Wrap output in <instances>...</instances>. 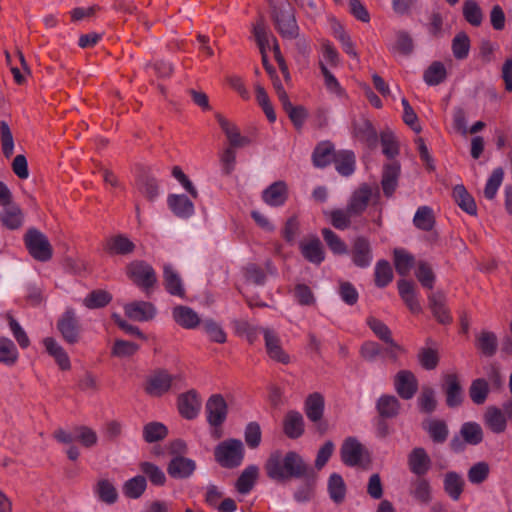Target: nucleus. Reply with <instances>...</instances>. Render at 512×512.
Returning <instances> with one entry per match:
<instances>
[{
	"label": "nucleus",
	"mask_w": 512,
	"mask_h": 512,
	"mask_svg": "<svg viewBox=\"0 0 512 512\" xmlns=\"http://www.w3.org/2000/svg\"><path fill=\"white\" fill-rule=\"evenodd\" d=\"M447 405L457 407L462 403L463 391L455 375H448L445 379Z\"/></svg>",
	"instance_id": "nucleus-30"
},
{
	"label": "nucleus",
	"mask_w": 512,
	"mask_h": 512,
	"mask_svg": "<svg viewBox=\"0 0 512 512\" xmlns=\"http://www.w3.org/2000/svg\"><path fill=\"white\" fill-rule=\"evenodd\" d=\"M334 163L339 174L349 176L355 170V155L350 150L339 151L335 155Z\"/></svg>",
	"instance_id": "nucleus-31"
},
{
	"label": "nucleus",
	"mask_w": 512,
	"mask_h": 512,
	"mask_svg": "<svg viewBox=\"0 0 512 512\" xmlns=\"http://www.w3.org/2000/svg\"><path fill=\"white\" fill-rule=\"evenodd\" d=\"M341 459L347 466L359 465L367 456V451L355 437H348L341 446Z\"/></svg>",
	"instance_id": "nucleus-8"
},
{
	"label": "nucleus",
	"mask_w": 512,
	"mask_h": 512,
	"mask_svg": "<svg viewBox=\"0 0 512 512\" xmlns=\"http://www.w3.org/2000/svg\"><path fill=\"white\" fill-rule=\"evenodd\" d=\"M274 88H275L278 98L283 106V109L289 115V118L291 119L292 123L297 128H301L306 117H307L306 109L302 106H293L292 105V103L290 102L289 97H288L286 91L284 90V87L280 81L274 82Z\"/></svg>",
	"instance_id": "nucleus-10"
},
{
	"label": "nucleus",
	"mask_w": 512,
	"mask_h": 512,
	"mask_svg": "<svg viewBox=\"0 0 512 512\" xmlns=\"http://www.w3.org/2000/svg\"><path fill=\"white\" fill-rule=\"evenodd\" d=\"M124 312L131 320L144 322L155 316L156 308L150 302L134 301L124 305Z\"/></svg>",
	"instance_id": "nucleus-13"
},
{
	"label": "nucleus",
	"mask_w": 512,
	"mask_h": 512,
	"mask_svg": "<svg viewBox=\"0 0 512 512\" xmlns=\"http://www.w3.org/2000/svg\"><path fill=\"white\" fill-rule=\"evenodd\" d=\"M196 464L192 459L185 457H174L168 465V473L173 478H187L195 471Z\"/></svg>",
	"instance_id": "nucleus-22"
},
{
	"label": "nucleus",
	"mask_w": 512,
	"mask_h": 512,
	"mask_svg": "<svg viewBox=\"0 0 512 512\" xmlns=\"http://www.w3.org/2000/svg\"><path fill=\"white\" fill-rule=\"evenodd\" d=\"M322 235L332 252L335 254L347 253L345 243L332 230L325 228L322 230Z\"/></svg>",
	"instance_id": "nucleus-63"
},
{
	"label": "nucleus",
	"mask_w": 512,
	"mask_h": 512,
	"mask_svg": "<svg viewBox=\"0 0 512 512\" xmlns=\"http://www.w3.org/2000/svg\"><path fill=\"white\" fill-rule=\"evenodd\" d=\"M408 465L413 474L423 476L430 470L431 459L423 448L416 447L408 455Z\"/></svg>",
	"instance_id": "nucleus-18"
},
{
	"label": "nucleus",
	"mask_w": 512,
	"mask_h": 512,
	"mask_svg": "<svg viewBox=\"0 0 512 512\" xmlns=\"http://www.w3.org/2000/svg\"><path fill=\"white\" fill-rule=\"evenodd\" d=\"M393 254L397 273L401 276L408 275L415 264L414 256L403 248L394 249Z\"/></svg>",
	"instance_id": "nucleus-29"
},
{
	"label": "nucleus",
	"mask_w": 512,
	"mask_h": 512,
	"mask_svg": "<svg viewBox=\"0 0 512 512\" xmlns=\"http://www.w3.org/2000/svg\"><path fill=\"white\" fill-rule=\"evenodd\" d=\"M133 249V242L123 235L112 237L107 242V250L111 254H128Z\"/></svg>",
	"instance_id": "nucleus-50"
},
{
	"label": "nucleus",
	"mask_w": 512,
	"mask_h": 512,
	"mask_svg": "<svg viewBox=\"0 0 512 512\" xmlns=\"http://www.w3.org/2000/svg\"><path fill=\"white\" fill-rule=\"evenodd\" d=\"M470 39L465 32H459L452 40V52L456 59L463 60L468 57Z\"/></svg>",
	"instance_id": "nucleus-49"
},
{
	"label": "nucleus",
	"mask_w": 512,
	"mask_h": 512,
	"mask_svg": "<svg viewBox=\"0 0 512 512\" xmlns=\"http://www.w3.org/2000/svg\"><path fill=\"white\" fill-rule=\"evenodd\" d=\"M400 174V165L391 163L384 167L382 176V188L386 196H391L395 191Z\"/></svg>",
	"instance_id": "nucleus-28"
},
{
	"label": "nucleus",
	"mask_w": 512,
	"mask_h": 512,
	"mask_svg": "<svg viewBox=\"0 0 512 512\" xmlns=\"http://www.w3.org/2000/svg\"><path fill=\"white\" fill-rule=\"evenodd\" d=\"M399 295L411 312L419 313L421 305L417 299L413 283L407 280H400L398 282Z\"/></svg>",
	"instance_id": "nucleus-25"
},
{
	"label": "nucleus",
	"mask_w": 512,
	"mask_h": 512,
	"mask_svg": "<svg viewBox=\"0 0 512 512\" xmlns=\"http://www.w3.org/2000/svg\"><path fill=\"white\" fill-rule=\"evenodd\" d=\"M335 155L336 153H334L332 144L330 142H322L314 150V165L317 167H325L334 160Z\"/></svg>",
	"instance_id": "nucleus-42"
},
{
	"label": "nucleus",
	"mask_w": 512,
	"mask_h": 512,
	"mask_svg": "<svg viewBox=\"0 0 512 512\" xmlns=\"http://www.w3.org/2000/svg\"><path fill=\"white\" fill-rule=\"evenodd\" d=\"M185 384V377L181 373L171 374L166 369H156L151 372L145 383V392L153 397H160L173 387Z\"/></svg>",
	"instance_id": "nucleus-3"
},
{
	"label": "nucleus",
	"mask_w": 512,
	"mask_h": 512,
	"mask_svg": "<svg viewBox=\"0 0 512 512\" xmlns=\"http://www.w3.org/2000/svg\"><path fill=\"white\" fill-rule=\"evenodd\" d=\"M217 121L225 133L231 147L238 148L243 147L248 143V139L246 137L241 136L238 128L228 121L226 118H224L221 115H217Z\"/></svg>",
	"instance_id": "nucleus-23"
},
{
	"label": "nucleus",
	"mask_w": 512,
	"mask_h": 512,
	"mask_svg": "<svg viewBox=\"0 0 512 512\" xmlns=\"http://www.w3.org/2000/svg\"><path fill=\"white\" fill-rule=\"evenodd\" d=\"M138 349L139 346L134 342L117 339L114 342L111 354L118 358H128L133 356Z\"/></svg>",
	"instance_id": "nucleus-55"
},
{
	"label": "nucleus",
	"mask_w": 512,
	"mask_h": 512,
	"mask_svg": "<svg viewBox=\"0 0 512 512\" xmlns=\"http://www.w3.org/2000/svg\"><path fill=\"white\" fill-rule=\"evenodd\" d=\"M413 224L423 231L432 230L435 224L433 209L426 205L418 207L413 217Z\"/></svg>",
	"instance_id": "nucleus-32"
},
{
	"label": "nucleus",
	"mask_w": 512,
	"mask_h": 512,
	"mask_svg": "<svg viewBox=\"0 0 512 512\" xmlns=\"http://www.w3.org/2000/svg\"><path fill=\"white\" fill-rule=\"evenodd\" d=\"M324 410V399L318 394H312L306 401V415L313 421L317 422L321 419Z\"/></svg>",
	"instance_id": "nucleus-45"
},
{
	"label": "nucleus",
	"mask_w": 512,
	"mask_h": 512,
	"mask_svg": "<svg viewBox=\"0 0 512 512\" xmlns=\"http://www.w3.org/2000/svg\"><path fill=\"white\" fill-rule=\"evenodd\" d=\"M268 3L272 21L279 35L284 39H296L300 28L291 5L287 0H268Z\"/></svg>",
	"instance_id": "nucleus-2"
},
{
	"label": "nucleus",
	"mask_w": 512,
	"mask_h": 512,
	"mask_svg": "<svg viewBox=\"0 0 512 512\" xmlns=\"http://www.w3.org/2000/svg\"><path fill=\"white\" fill-rule=\"evenodd\" d=\"M163 278L165 288L169 294L180 298L185 296L182 279L179 273L170 264L164 266Z\"/></svg>",
	"instance_id": "nucleus-20"
},
{
	"label": "nucleus",
	"mask_w": 512,
	"mask_h": 512,
	"mask_svg": "<svg viewBox=\"0 0 512 512\" xmlns=\"http://www.w3.org/2000/svg\"><path fill=\"white\" fill-rule=\"evenodd\" d=\"M262 332L268 356L274 361L287 364L290 358L288 354L285 353V351L282 349L280 345V339L276 333L269 328H263Z\"/></svg>",
	"instance_id": "nucleus-14"
},
{
	"label": "nucleus",
	"mask_w": 512,
	"mask_h": 512,
	"mask_svg": "<svg viewBox=\"0 0 512 512\" xmlns=\"http://www.w3.org/2000/svg\"><path fill=\"white\" fill-rule=\"evenodd\" d=\"M304 431L303 417L300 413L291 411L284 419V432L289 438H298Z\"/></svg>",
	"instance_id": "nucleus-36"
},
{
	"label": "nucleus",
	"mask_w": 512,
	"mask_h": 512,
	"mask_svg": "<svg viewBox=\"0 0 512 512\" xmlns=\"http://www.w3.org/2000/svg\"><path fill=\"white\" fill-rule=\"evenodd\" d=\"M460 434L464 441L470 445H477L483 439L481 426L476 422H466L462 425Z\"/></svg>",
	"instance_id": "nucleus-47"
},
{
	"label": "nucleus",
	"mask_w": 512,
	"mask_h": 512,
	"mask_svg": "<svg viewBox=\"0 0 512 512\" xmlns=\"http://www.w3.org/2000/svg\"><path fill=\"white\" fill-rule=\"evenodd\" d=\"M173 318L180 326L193 329L200 323L198 314L187 306H177L173 309Z\"/></svg>",
	"instance_id": "nucleus-24"
},
{
	"label": "nucleus",
	"mask_w": 512,
	"mask_h": 512,
	"mask_svg": "<svg viewBox=\"0 0 512 512\" xmlns=\"http://www.w3.org/2000/svg\"><path fill=\"white\" fill-rule=\"evenodd\" d=\"M447 76L444 64L440 61L433 62L424 72L423 80L429 86H436L442 83Z\"/></svg>",
	"instance_id": "nucleus-39"
},
{
	"label": "nucleus",
	"mask_w": 512,
	"mask_h": 512,
	"mask_svg": "<svg viewBox=\"0 0 512 512\" xmlns=\"http://www.w3.org/2000/svg\"><path fill=\"white\" fill-rule=\"evenodd\" d=\"M58 330L64 340L69 344H74L79 340V326L72 310L66 311L59 319L57 324Z\"/></svg>",
	"instance_id": "nucleus-16"
},
{
	"label": "nucleus",
	"mask_w": 512,
	"mask_h": 512,
	"mask_svg": "<svg viewBox=\"0 0 512 512\" xmlns=\"http://www.w3.org/2000/svg\"><path fill=\"white\" fill-rule=\"evenodd\" d=\"M254 38L257 42L260 52H265L270 48H273L275 57L279 64L282 66V70L286 68L281 57L280 48L275 36L270 32L269 28L264 23L263 19H259L252 28Z\"/></svg>",
	"instance_id": "nucleus-6"
},
{
	"label": "nucleus",
	"mask_w": 512,
	"mask_h": 512,
	"mask_svg": "<svg viewBox=\"0 0 512 512\" xmlns=\"http://www.w3.org/2000/svg\"><path fill=\"white\" fill-rule=\"evenodd\" d=\"M167 204L173 214L181 219H188L195 212L193 202L184 194H170Z\"/></svg>",
	"instance_id": "nucleus-17"
},
{
	"label": "nucleus",
	"mask_w": 512,
	"mask_h": 512,
	"mask_svg": "<svg viewBox=\"0 0 512 512\" xmlns=\"http://www.w3.org/2000/svg\"><path fill=\"white\" fill-rule=\"evenodd\" d=\"M140 470L148 477L152 484L157 486L164 485L166 481L165 473L157 465L150 462H142Z\"/></svg>",
	"instance_id": "nucleus-54"
},
{
	"label": "nucleus",
	"mask_w": 512,
	"mask_h": 512,
	"mask_svg": "<svg viewBox=\"0 0 512 512\" xmlns=\"http://www.w3.org/2000/svg\"><path fill=\"white\" fill-rule=\"evenodd\" d=\"M489 471H490V468L486 462H484V461L478 462V463L474 464L473 466H471V468L469 469L468 480L472 484H480L487 479V477L489 475Z\"/></svg>",
	"instance_id": "nucleus-61"
},
{
	"label": "nucleus",
	"mask_w": 512,
	"mask_h": 512,
	"mask_svg": "<svg viewBox=\"0 0 512 512\" xmlns=\"http://www.w3.org/2000/svg\"><path fill=\"white\" fill-rule=\"evenodd\" d=\"M425 429L434 442H443L448 436V429L443 421L431 419L426 422Z\"/></svg>",
	"instance_id": "nucleus-56"
},
{
	"label": "nucleus",
	"mask_w": 512,
	"mask_h": 512,
	"mask_svg": "<svg viewBox=\"0 0 512 512\" xmlns=\"http://www.w3.org/2000/svg\"><path fill=\"white\" fill-rule=\"evenodd\" d=\"M259 469L255 465L246 467L236 482V489L241 494H247L253 488L258 477Z\"/></svg>",
	"instance_id": "nucleus-35"
},
{
	"label": "nucleus",
	"mask_w": 512,
	"mask_h": 512,
	"mask_svg": "<svg viewBox=\"0 0 512 512\" xmlns=\"http://www.w3.org/2000/svg\"><path fill=\"white\" fill-rule=\"evenodd\" d=\"M430 308L439 322L446 324L451 320L450 314L446 308V298L441 292L432 293L429 296Z\"/></svg>",
	"instance_id": "nucleus-27"
},
{
	"label": "nucleus",
	"mask_w": 512,
	"mask_h": 512,
	"mask_svg": "<svg viewBox=\"0 0 512 512\" xmlns=\"http://www.w3.org/2000/svg\"><path fill=\"white\" fill-rule=\"evenodd\" d=\"M372 196V189L368 185H362L354 191L347 205L351 215H360L367 207Z\"/></svg>",
	"instance_id": "nucleus-21"
},
{
	"label": "nucleus",
	"mask_w": 512,
	"mask_h": 512,
	"mask_svg": "<svg viewBox=\"0 0 512 512\" xmlns=\"http://www.w3.org/2000/svg\"><path fill=\"white\" fill-rule=\"evenodd\" d=\"M228 407L220 394H214L206 402L207 421L211 426H220L227 417Z\"/></svg>",
	"instance_id": "nucleus-11"
},
{
	"label": "nucleus",
	"mask_w": 512,
	"mask_h": 512,
	"mask_svg": "<svg viewBox=\"0 0 512 512\" xmlns=\"http://www.w3.org/2000/svg\"><path fill=\"white\" fill-rule=\"evenodd\" d=\"M373 256L369 241L364 237H358L353 244L352 261L360 267L366 268L370 266Z\"/></svg>",
	"instance_id": "nucleus-19"
},
{
	"label": "nucleus",
	"mask_w": 512,
	"mask_h": 512,
	"mask_svg": "<svg viewBox=\"0 0 512 512\" xmlns=\"http://www.w3.org/2000/svg\"><path fill=\"white\" fill-rule=\"evenodd\" d=\"M503 170L501 168L495 169L491 176L488 178L485 189H484V195L487 199H493L499 187L501 186V183L503 181Z\"/></svg>",
	"instance_id": "nucleus-60"
},
{
	"label": "nucleus",
	"mask_w": 512,
	"mask_h": 512,
	"mask_svg": "<svg viewBox=\"0 0 512 512\" xmlns=\"http://www.w3.org/2000/svg\"><path fill=\"white\" fill-rule=\"evenodd\" d=\"M112 296L104 290H95L83 299V305L89 309H96L106 306Z\"/></svg>",
	"instance_id": "nucleus-51"
},
{
	"label": "nucleus",
	"mask_w": 512,
	"mask_h": 512,
	"mask_svg": "<svg viewBox=\"0 0 512 512\" xmlns=\"http://www.w3.org/2000/svg\"><path fill=\"white\" fill-rule=\"evenodd\" d=\"M305 259L313 264H320L324 260V251L318 238H313L300 244Z\"/></svg>",
	"instance_id": "nucleus-26"
},
{
	"label": "nucleus",
	"mask_w": 512,
	"mask_h": 512,
	"mask_svg": "<svg viewBox=\"0 0 512 512\" xmlns=\"http://www.w3.org/2000/svg\"><path fill=\"white\" fill-rule=\"evenodd\" d=\"M394 386L398 395L403 399H411L415 395L418 383L415 375L408 370L399 371L394 378Z\"/></svg>",
	"instance_id": "nucleus-12"
},
{
	"label": "nucleus",
	"mask_w": 512,
	"mask_h": 512,
	"mask_svg": "<svg viewBox=\"0 0 512 512\" xmlns=\"http://www.w3.org/2000/svg\"><path fill=\"white\" fill-rule=\"evenodd\" d=\"M203 328L209 339L216 343H224L226 341V333L221 325L213 320H205Z\"/></svg>",
	"instance_id": "nucleus-64"
},
{
	"label": "nucleus",
	"mask_w": 512,
	"mask_h": 512,
	"mask_svg": "<svg viewBox=\"0 0 512 512\" xmlns=\"http://www.w3.org/2000/svg\"><path fill=\"white\" fill-rule=\"evenodd\" d=\"M328 491L330 498L334 502L340 503L343 501L346 494V486L343 478L339 474L333 473L329 477Z\"/></svg>",
	"instance_id": "nucleus-48"
},
{
	"label": "nucleus",
	"mask_w": 512,
	"mask_h": 512,
	"mask_svg": "<svg viewBox=\"0 0 512 512\" xmlns=\"http://www.w3.org/2000/svg\"><path fill=\"white\" fill-rule=\"evenodd\" d=\"M393 279L391 265L386 260H380L375 266V283L378 287L387 286Z\"/></svg>",
	"instance_id": "nucleus-52"
},
{
	"label": "nucleus",
	"mask_w": 512,
	"mask_h": 512,
	"mask_svg": "<svg viewBox=\"0 0 512 512\" xmlns=\"http://www.w3.org/2000/svg\"><path fill=\"white\" fill-rule=\"evenodd\" d=\"M25 243L31 256L45 262L52 256V248L47 237L36 229H31L25 236Z\"/></svg>",
	"instance_id": "nucleus-7"
},
{
	"label": "nucleus",
	"mask_w": 512,
	"mask_h": 512,
	"mask_svg": "<svg viewBox=\"0 0 512 512\" xmlns=\"http://www.w3.org/2000/svg\"><path fill=\"white\" fill-rule=\"evenodd\" d=\"M389 49L395 55L409 56L414 50L413 39L407 32L400 31Z\"/></svg>",
	"instance_id": "nucleus-34"
},
{
	"label": "nucleus",
	"mask_w": 512,
	"mask_h": 512,
	"mask_svg": "<svg viewBox=\"0 0 512 512\" xmlns=\"http://www.w3.org/2000/svg\"><path fill=\"white\" fill-rule=\"evenodd\" d=\"M265 470L270 479L282 482L306 476L308 466L296 452L290 451L283 456L280 451H275L267 459Z\"/></svg>",
	"instance_id": "nucleus-1"
},
{
	"label": "nucleus",
	"mask_w": 512,
	"mask_h": 512,
	"mask_svg": "<svg viewBox=\"0 0 512 512\" xmlns=\"http://www.w3.org/2000/svg\"><path fill=\"white\" fill-rule=\"evenodd\" d=\"M412 496L423 504H428L432 500V488L428 480L418 479L413 483Z\"/></svg>",
	"instance_id": "nucleus-53"
},
{
	"label": "nucleus",
	"mask_w": 512,
	"mask_h": 512,
	"mask_svg": "<svg viewBox=\"0 0 512 512\" xmlns=\"http://www.w3.org/2000/svg\"><path fill=\"white\" fill-rule=\"evenodd\" d=\"M444 490L452 500H458L463 492L464 480L456 472H448L444 477Z\"/></svg>",
	"instance_id": "nucleus-33"
},
{
	"label": "nucleus",
	"mask_w": 512,
	"mask_h": 512,
	"mask_svg": "<svg viewBox=\"0 0 512 512\" xmlns=\"http://www.w3.org/2000/svg\"><path fill=\"white\" fill-rule=\"evenodd\" d=\"M489 392L488 383L484 379H476L470 387V397L475 404H483Z\"/></svg>",
	"instance_id": "nucleus-59"
},
{
	"label": "nucleus",
	"mask_w": 512,
	"mask_h": 512,
	"mask_svg": "<svg viewBox=\"0 0 512 512\" xmlns=\"http://www.w3.org/2000/svg\"><path fill=\"white\" fill-rule=\"evenodd\" d=\"M144 438L147 442L152 443L163 439L167 434V428L158 422H152L144 427Z\"/></svg>",
	"instance_id": "nucleus-62"
},
{
	"label": "nucleus",
	"mask_w": 512,
	"mask_h": 512,
	"mask_svg": "<svg viewBox=\"0 0 512 512\" xmlns=\"http://www.w3.org/2000/svg\"><path fill=\"white\" fill-rule=\"evenodd\" d=\"M0 219L3 225L9 229H17L21 226L23 216L20 208L17 206H4Z\"/></svg>",
	"instance_id": "nucleus-46"
},
{
	"label": "nucleus",
	"mask_w": 512,
	"mask_h": 512,
	"mask_svg": "<svg viewBox=\"0 0 512 512\" xmlns=\"http://www.w3.org/2000/svg\"><path fill=\"white\" fill-rule=\"evenodd\" d=\"M463 15L467 22L473 26H479L483 19L479 5L473 0L465 1L463 5Z\"/></svg>",
	"instance_id": "nucleus-57"
},
{
	"label": "nucleus",
	"mask_w": 512,
	"mask_h": 512,
	"mask_svg": "<svg viewBox=\"0 0 512 512\" xmlns=\"http://www.w3.org/2000/svg\"><path fill=\"white\" fill-rule=\"evenodd\" d=\"M95 494L99 500L106 504H114L118 498V493L114 485L106 479L98 481L95 487Z\"/></svg>",
	"instance_id": "nucleus-44"
},
{
	"label": "nucleus",
	"mask_w": 512,
	"mask_h": 512,
	"mask_svg": "<svg viewBox=\"0 0 512 512\" xmlns=\"http://www.w3.org/2000/svg\"><path fill=\"white\" fill-rule=\"evenodd\" d=\"M288 198V186L284 181H276L262 192L263 201L271 207H280Z\"/></svg>",
	"instance_id": "nucleus-15"
},
{
	"label": "nucleus",
	"mask_w": 512,
	"mask_h": 512,
	"mask_svg": "<svg viewBox=\"0 0 512 512\" xmlns=\"http://www.w3.org/2000/svg\"><path fill=\"white\" fill-rule=\"evenodd\" d=\"M485 423L494 433H502L507 427L505 414L495 407L489 408L485 413Z\"/></svg>",
	"instance_id": "nucleus-37"
},
{
	"label": "nucleus",
	"mask_w": 512,
	"mask_h": 512,
	"mask_svg": "<svg viewBox=\"0 0 512 512\" xmlns=\"http://www.w3.org/2000/svg\"><path fill=\"white\" fill-rule=\"evenodd\" d=\"M177 406L182 417L188 420L195 419L201 410L202 401L199 393L191 389L178 396Z\"/></svg>",
	"instance_id": "nucleus-9"
},
{
	"label": "nucleus",
	"mask_w": 512,
	"mask_h": 512,
	"mask_svg": "<svg viewBox=\"0 0 512 512\" xmlns=\"http://www.w3.org/2000/svg\"><path fill=\"white\" fill-rule=\"evenodd\" d=\"M19 357L16 345L6 337L0 338V363L6 366L14 365Z\"/></svg>",
	"instance_id": "nucleus-40"
},
{
	"label": "nucleus",
	"mask_w": 512,
	"mask_h": 512,
	"mask_svg": "<svg viewBox=\"0 0 512 512\" xmlns=\"http://www.w3.org/2000/svg\"><path fill=\"white\" fill-rule=\"evenodd\" d=\"M320 69L324 77V84L326 89L337 97H342L344 95L343 88L323 62L320 63Z\"/></svg>",
	"instance_id": "nucleus-58"
},
{
	"label": "nucleus",
	"mask_w": 512,
	"mask_h": 512,
	"mask_svg": "<svg viewBox=\"0 0 512 512\" xmlns=\"http://www.w3.org/2000/svg\"><path fill=\"white\" fill-rule=\"evenodd\" d=\"M453 197L461 209L470 215H475L477 207L474 199L463 185H456L453 189Z\"/></svg>",
	"instance_id": "nucleus-38"
},
{
	"label": "nucleus",
	"mask_w": 512,
	"mask_h": 512,
	"mask_svg": "<svg viewBox=\"0 0 512 512\" xmlns=\"http://www.w3.org/2000/svg\"><path fill=\"white\" fill-rule=\"evenodd\" d=\"M147 487L144 476L137 475L127 480L123 485V493L131 499H138L142 496Z\"/></svg>",
	"instance_id": "nucleus-41"
},
{
	"label": "nucleus",
	"mask_w": 512,
	"mask_h": 512,
	"mask_svg": "<svg viewBox=\"0 0 512 512\" xmlns=\"http://www.w3.org/2000/svg\"><path fill=\"white\" fill-rule=\"evenodd\" d=\"M399 408V401L393 395H382L377 401L379 414L386 418L396 416L399 412Z\"/></svg>",
	"instance_id": "nucleus-43"
},
{
	"label": "nucleus",
	"mask_w": 512,
	"mask_h": 512,
	"mask_svg": "<svg viewBox=\"0 0 512 512\" xmlns=\"http://www.w3.org/2000/svg\"><path fill=\"white\" fill-rule=\"evenodd\" d=\"M129 278L145 292H149L157 282L153 267L145 261L136 260L127 267Z\"/></svg>",
	"instance_id": "nucleus-5"
},
{
	"label": "nucleus",
	"mask_w": 512,
	"mask_h": 512,
	"mask_svg": "<svg viewBox=\"0 0 512 512\" xmlns=\"http://www.w3.org/2000/svg\"><path fill=\"white\" fill-rule=\"evenodd\" d=\"M243 458L244 445L240 440L229 439L219 443L215 448V459L222 467H237Z\"/></svg>",
	"instance_id": "nucleus-4"
}]
</instances>
